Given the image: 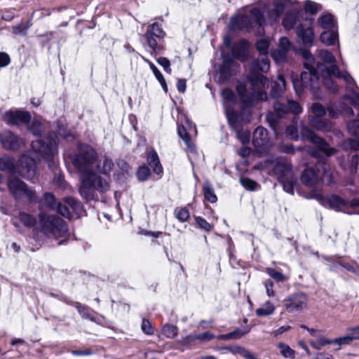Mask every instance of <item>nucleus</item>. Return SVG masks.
Listing matches in <instances>:
<instances>
[{"label":"nucleus","instance_id":"1","mask_svg":"<svg viewBox=\"0 0 359 359\" xmlns=\"http://www.w3.org/2000/svg\"><path fill=\"white\" fill-rule=\"evenodd\" d=\"M97 155L89 145H83L74 159V165L80 173L79 194L86 201L98 200L110 189L108 180L101 176L108 175L114 166L112 161L107 157L97 161Z\"/></svg>","mask_w":359,"mask_h":359},{"label":"nucleus","instance_id":"2","mask_svg":"<svg viewBox=\"0 0 359 359\" xmlns=\"http://www.w3.org/2000/svg\"><path fill=\"white\" fill-rule=\"evenodd\" d=\"M250 88L244 83H239L236 86V90L241 100L248 105L255 104L260 101L267 99L265 91L268 87V79L261 74H252L248 77Z\"/></svg>","mask_w":359,"mask_h":359},{"label":"nucleus","instance_id":"3","mask_svg":"<svg viewBox=\"0 0 359 359\" xmlns=\"http://www.w3.org/2000/svg\"><path fill=\"white\" fill-rule=\"evenodd\" d=\"M294 4L292 0H274L272 8L264 4L262 10L253 8L250 10V14L255 24L259 27L268 24L273 25L278 21L284 10L293 6Z\"/></svg>","mask_w":359,"mask_h":359},{"label":"nucleus","instance_id":"4","mask_svg":"<svg viewBox=\"0 0 359 359\" xmlns=\"http://www.w3.org/2000/svg\"><path fill=\"white\" fill-rule=\"evenodd\" d=\"M41 231L49 238L59 240L57 244H64L68 237V228L65 222L55 215L43 212L39 215Z\"/></svg>","mask_w":359,"mask_h":359},{"label":"nucleus","instance_id":"5","mask_svg":"<svg viewBox=\"0 0 359 359\" xmlns=\"http://www.w3.org/2000/svg\"><path fill=\"white\" fill-rule=\"evenodd\" d=\"M311 196L326 208H330L336 211H341L347 214L359 215V199H353L351 201L348 202L335 194L324 197L322 193L318 190H313L311 193Z\"/></svg>","mask_w":359,"mask_h":359},{"label":"nucleus","instance_id":"6","mask_svg":"<svg viewBox=\"0 0 359 359\" xmlns=\"http://www.w3.org/2000/svg\"><path fill=\"white\" fill-rule=\"evenodd\" d=\"M274 112H270L266 116V120L276 136L283 133L280 128L278 118L283 117L287 113L298 115L302 112V107L297 101L287 100L286 102L276 101L274 103Z\"/></svg>","mask_w":359,"mask_h":359},{"label":"nucleus","instance_id":"7","mask_svg":"<svg viewBox=\"0 0 359 359\" xmlns=\"http://www.w3.org/2000/svg\"><path fill=\"white\" fill-rule=\"evenodd\" d=\"M301 180L308 187L316 186L323 181L328 184L332 183V174L330 165L325 162H318L314 168H308L304 170Z\"/></svg>","mask_w":359,"mask_h":359},{"label":"nucleus","instance_id":"8","mask_svg":"<svg viewBox=\"0 0 359 359\" xmlns=\"http://www.w3.org/2000/svg\"><path fill=\"white\" fill-rule=\"evenodd\" d=\"M322 72L324 73L323 84L331 93H334L338 90V86L332 80V76L342 79L349 86V88H351V94L347 95V99H348L349 101H351V98L353 97V90L359 92L352 76L346 72H341L337 65L327 67Z\"/></svg>","mask_w":359,"mask_h":359},{"label":"nucleus","instance_id":"9","mask_svg":"<svg viewBox=\"0 0 359 359\" xmlns=\"http://www.w3.org/2000/svg\"><path fill=\"white\" fill-rule=\"evenodd\" d=\"M294 89L297 95H300L304 90L309 89L318 97L316 90L319 88V77L318 72L313 71H304L301 74L300 79L291 76Z\"/></svg>","mask_w":359,"mask_h":359},{"label":"nucleus","instance_id":"10","mask_svg":"<svg viewBox=\"0 0 359 359\" xmlns=\"http://www.w3.org/2000/svg\"><path fill=\"white\" fill-rule=\"evenodd\" d=\"M7 185L11 194L18 200L26 199L32 202L36 199L34 191L29 189L27 184L18 178L11 177Z\"/></svg>","mask_w":359,"mask_h":359},{"label":"nucleus","instance_id":"11","mask_svg":"<svg viewBox=\"0 0 359 359\" xmlns=\"http://www.w3.org/2000/svg\"><path fill=\"white\" fill-rule=\"evenodd\" d=\"M301 135L302 139H307L311 142L316 145L319 151L325 154L327 156H331L334 153V149L329 147V145L320 137L317 136L308 127L304 126L301 129Z\"/></svg>","mask_w":359,"mask_h":359},{"label":"nucleus","instance_id":"12","mask_svg":"<svg viewBox=\"0 0 359 359\" xmlns=\"http://www.w3.org/2000/svg\"><path fill=\"white\" fill-rule=\"evenodd\" d=\"M222 96L223 98V104L225 108L226 116L229 123L232 127L236 128L238 115L233 107L229 105V103L235 102V95L231 90L226 88L222 91Z\"/></svg>","mask_w":359,"mask_h":359},{"label":"nucleus","instance_id":"13","mask_svg":"<svg viewBox=\"0 0 359 359\" xmlns=\"http://www.w3.org/2000/svg\"><path fill=\"white\" fill-rule=\"evenodd\" d=\"M252 143L259 152H264L273 147V144L268 137L266 128L259 126L253 133Z\"/></svg>","mask_w":359,"mask_h":359},{"label":"nucleus","instance_id":"14","mask_svg":"<svg viewBox=\"0 0 359 359\" xmlns=\"http://www.w3.org/2000/svg\"><path fill=\"white\" fill-rule=\"evenodd\" d=\"M307 297L302 293H297L285 300V307L287 312H299L307 306Z\"/></svg>","mask_w":359,"mask_h":359},{"label":"nucleus","instance_id":"15","mask_svg":"<svg viewBox=\"0 0 359 359\" xmlns=\"http://www.w3.org/2000/svg\"><path fill=\"white\" fill-rule=\"evenodd\" d=\"M273 172L278 180L293 175L292 165L289 161L283 158H278L271 162Z\"/></svg>","mask_w":359,"mask_h":359},{"label":"nucleus","instance_id":"16","mask_svg":"<svg viewBox=\"0 0 359 359\" xmlns=\"http://www.w3.org/2000/svg\"><path fill=\"white\" fill-rule=\"evenodd\" d=\"M306 23H301L297 26L296 33L304 46H310L313 44L314 32L311 26V19H306Z\"/></svg>","mask_w":359,"mask_h":359},{"label":"nucleus","instance_id":"17","mask_svg":"<svg viewBox=\"0 0 359 359\" xmlns=\"http://www.w3.org/2000/svg\"><path fill=\"white\" fill-rule=\"evenodd\" d=\"M292 43L286 37H282L279 40V44L277 49L271 51V57L277 63L285 62L291 50Z\"/></svg>","mask_w":359,"mask_h":359},{"label":"nucleus","instance_id":"18","mask_svg":"<svg viewBox=\"0 0 359 359\" xmlns=\"http://www.w3.org/2000/svg\"><path fill=\"white\" fill-rule=\"evenodd\" d=\"M229 27L233 31L250 32L252 28V22L247 15L238 14L231 18Z\"/></svg>","mask_w":359,"mask_h":359},{"label":"nucleus","instance_id":"19","mask_svg":"<svg viewBox=\"0 0 359 359\" xmlns=\"http://www.w3.org/2000/svg\"><path fill=\"white\" fill-rule=\"evenodd\" d=\"M30 114L25 111H8L4 114V119L11 126L27 123L30 121Z\"/></svg>","mask_w":359,"mask_h":359},{"label":"nucleus","instance_id":"20","mask_svg":"<svg viewBox=\"0 0 359 359\" xmlns=\"http://www.w3.org/2000/svg\"><path fill=\"white\" fill-rule=\"evenodd\" d=\"M303 11L300 8H292L288 10L284 15L282 25L287 30L292 29L294 26L299 22L303 17Z\"/></svg>","mask_w":359,"mask_h":359},{"label":"nucleus","instance_id":"21","mask_svg":"<svg viewBox=\"0 0 359 359\" xmlns=\"http://www.w3.org/2000/svg\"><path fill=\"white\" fill-rule=\"evenodd\" d=\"M3 147L9 150H17L20 147L21 141L11 131H5L0 135Z\"/></svg>","mask_w":359,"mask_h":359},{"label":"nucleus","instance_id":"22","mask_svg":"<svg viewBox=\"0 0 359 359\" xmlns=\"http://www.w3.org/2000/svg\"><path fill=\"white\" fill-rule=\"evenodd\" d=\"M185 121L187 128L184 126L178 125V135L184 140L187 148L192 151L193 147L191 146V142L190 137L189 135V132L193 130L195 133H196L197 131L195 126H194L191 121L189 120L187 117H185Z\"/></svg>","mask_w":359,"mask_h":359},{"label":"nucleus","instance_id":"23","mask_svg":"<svg viewBox=\"0 0 359 359\" xmlns=\"http://www.w3.org/2000/svg\"><path fill=\"white\" fill-rule=\"evenodd\" d=\"M302 57L304 60V65L306 70L318 72L323 71L326 66L319 62H316L312 54L308 50L302 51Z\"/></svg>","mask_w":359,"mask_h":359},{"label":"nucleus","instance_id":"24","mask_svg":"<svg viewBox=\"0 0 359 359\" xmlns=\"http://www.w3.org/2000/svg\"><path fill=\"white\" fill-rule=\"evenodd\" d=\"M250 331V328L248 327H245L243 329L236 328L233 332H229L225 334H220L217 337V339L219 340L229 341V340H235L239 339L246 334L249 333Z\"/></svg>","mask_w":359,"mask_h":359},{"label":"nucleus","instance_id":"25","mask_svg":"<svg viewBox=\"0 0 359 359\" xmlns=\"http://www.w3.org/2000/svg\"><path fill=\"white\" fill-rule=\"evenodd\" d=\"M322 43L327 46H332L334 44L335 41H338V33L337 27L325 31L320 34V36Z\"/></svg>","mask_w":359,"mask_h":359},{"label":"nucleus","instance_id":"26","mask_svg":"<svg viewBox=\"0 0 359 359\" xmlns=\"http://www.w3.org/2000/svg\"><path fill=\"white\" fill-rule=\"evenodd\" d=\"M147 163L153 168V171L157 175H159L163 172V168L160 164L158 154L154 150H151L148 153Z\"/></svg>","mask_w":359,"mask_h":359},{"label":"nucleus","instance_id":"27","mask_svg":"<svg viewBox=\"0 0 359 359\" xmlns=\"http://www.w3.org/2000/svg\"><path fill=\"white\" fill-rule=\"evenodd\" d=\"M248 48V42L245 40H241L237 46L233 48V56L241 60L244 61L246 59V52Z\"/></svg>","mask_w":359,"mask_h":359},{"label":"nucleus","instance_id":"28","mask_svg":"<svg viewBox=\"0 0 359 359\" xmlns=\"http://www.w3.org/2000/svg\"><path fill=\"white\" fill-rule=\"evenodd\" d=\"M154 36H149L144 34L142 36V39L145 41L144 45H147L149 48L154 52H158L162 48L163 39H156Z\"/></svg>","mask_w":359,"mask_h":359},{"label":"nucleus","instance_id":"29","mask_svg":"<svg viewBox=\"0 0 359 359\" xmlns=\"http://www.w3.org/2000/svg\"><path fill=\"white\" fill-rule=\"evenodd\" d=\"M281 183L283 190L290 194H294V186L297 184V178L294 175L289 176L285 178H283L279 180Z\"/></svg>","mask_w":359,"mask_h":359},{"label":"nucleus","instance_id":"30","mask_svg":"<svg viewBox=\"0 0 359 359\" xmlns=\"http://www.w3.org/2000/svg\"><path fill=\"white\" fill-rule=\"evenodd\" d=\"M149 36H154L156 39H163L165 36V32L158 22H154L149 25L145 33Z\"/></svg>","mask_w":359,"mask_h":359},{"label":"nucleus","instance_id":"31","mask_svg":"<svg viewBox=\"0 0 359 359\" xmlns=\"http://www.w3.org/2000/svg\"><path fill=\"white\" fill-rule=\"evenodd\" d=\"M318 22L323 29H330L336 27V23L331 14H326L319 17Z\"/></svg>","mask_w":359,"mask_h":359},{"label":"nucleus","instance_id":"32","mask_svg":"<svg viewBox=\"0 0 359 359\" xmlns=\"http://www.w3.org/2000/svg\"><path fill=\"white\" fill-rule=\"evenodd\" d=\"M278 80L274 82L271 89V95L273 97H280L285 88V81L283 76L279 75Z\"/></svg>","mask_w":359,"mask_h":359},{"label":"nucleus","instance_id":"33","mask_svg":"<svg viewBox=\"0 0 359 359\" xmlns=\"http://www.w3.org/2000/svg\"><path fill=\"white\" fill-rule=\"evenodd\" d=\"M311 124L319 130L329 131L332 126L330 122L324 121L322 117H311Z\"/></svg>","mask_w":359,"mask_h":359},{"label":"nucleus","instance_id":"34","mask_svg":"<svg viewBox=\"0 0 359 359\" xmlns=\"http://www.w3.org/2000/svg\"><path fill=\"white\" fill-rule=\"evenodd\" d=\"M203 195L205 200L214 203L217 201V198L215 194L214 189L209 182H205L203 185Z\"/></svg>","mask_w":359,"mask_h":359},{"label":"nucleus","instance_id":"35","mask_svg":"<svg viewBox=\"0 0 359 359\" xmlns=\"http://www.w3.org/2000/svg\"><path fill=\"white\" fill-rule=\"evenodd\" d=\"M318 56L324 63L330 65V67L337 65L334 56L329 50L325 49L320 50L318 51Z\"/></svg>","mask_w":359,"mask_h":359},{"label":"nucleus","instance_id":"36","mask_svg":"<svg viewBox=\"0 0 359 359\" xmlns=\"http://www.w3.org/2000/svg\"><path fill=\"white\" fill-rule=\"evenodd\" d=\"M18 219L26 227H34L36 224V219L26 212H20Z\"/></svg>","mask_w":359,"mask_h":359},{"label":"nucleus","instance_id":"37","mask_svg":"<svg viewBox=\"0 0 359 359\" xmlns=\"http://www.w3.org/2000/svg\"><path fill=\"white\" fill-rule=\"evenodd\" d=\"M161 333L167 338L173 339L178 334V328L174 325L165 324L161 329Z\"/></svg>","mask_w":359,"mask_h":359},{"label":"nucleus","instance_id":"38","mask_svg":"<svg viewBox=\"0 0 359 359\" xmlns=\"http://www.w3.org/2000/svg\"><path fill=\"white\" fill-rule=\"evenodd\" d=\"M275 306L270 302H265L260 308L256 310V314L258 316H266L272 314L274 312Z\"/></svg>","mask_w":359,"mask_h":359},{"label":"nucleus","instance_id":"39","mask_svg":"<svg viewBox=\"0 0 359 359\" xmlns=\"http://www.w3.org/2000/svg\"><path fill=\"white\" fill-rule=\"evenodd\" d=\"M278 348L280 349V352L281 355L287 358H294L295 357V351L291 348L288 345L284 343H279Z\"/></svg>","mask_w":359,"mask_h":359},{"label":"nucleus","instance_id":"40","mask_svg":"<svg viewBox=\"0 0 359 359\" xmlns=\"http://www.w3.org/2000/svg\"><path fill=\"white\" fill-rule=\"evenodd\" d=\"M76 308L78 312L79 313V314L83 318L90 319L92 321H93L95 320V318L93 317L90 309L88 307L77 303L76 305Z\"/></svg>","mask_w":359,"mask_h":359},{"label":"nucleus","instance_id":"41","mask_svg":"<svg viewBox=\"0 0 359 359\" xmlns=\"http://www.w3.org/2000/svg\"><path fill=\"white\" fill-rule=\"evenodd\" d=\"M321 8L320 5L318 4L307 0L304 3V10L306 13H308L311 15H314L317 13V12Z\"/></svg>","mask_w":359,"mask_h":359},{"label":"nucleus","instance_id":"42","mask_svg":"<svg viewBox=\"0 0 359 359\" xmlns=\"http://www.w3.org/2000/svg\"><path fill=\"white\" fill-rule=\"evenodd\" d=\"M44 205L51 210H55L58 203L56 202L55 196L50 193H46L43 196Z\"/></svg>","mask_w":359,"mask_h":359},{"label":"nucleus","instance_id":"43","mask_svg":"<svg viewBox=\"0 0 359 359\" xmlns=\"http://www.w3.org/2000/svg\"><path fill=\"white\" fill-rule=\"evenodd\" d=\"M266 273L275 280L278 282H283L287 280V278L285 276L283 275V273L279 271H277L272 268H267L266 269Z\"/></svg>","mask_w":359,"mask_h":359},{"label":"nucleus","instance_id":"44","mask_svg":"<svg viewBox=\"0 0 359 359\" xmlns=\"http://www.w3.org/2000/svg\"><path fill=\"white\" fill-rule=\"evenodd\" d=\"M269 46V42L266 39L259 40L256 44L257 49L262 55H267Z\"/></svg>","mask_w":359,"mask_h":359},{"label":"nucleus","instance_id":"45","mask_svg":"<svg viewBox=\"0 0 359 359\" xmlns=\"http://www.w3.org/2000/svg\"><path fill=\"white\" fill-rule=\"evenodd\" d=\"M270 63L266 55H262V57L259 59L257 62V69L263 72H266L269 70Z\"/></svg>","mask_w":359,"mask_h":359},{"label":"nucleus","instance_id":"46","mask_svg":"<svg viewBox=\"0 0 359 359\" xmlns=\"http://www.w3.org/2000/svg\"><path fill=\"white\" fill-rule=\"evenodd\" d=\"M311 110L313 114L312 117H323L325 114V109L320 103H313Z\"/></svg>","mask_w":359,"mask_h":359},{"label":"nucleus","instance_id":"47","mask_svg":"<svg viewBox=\"0 0 359 359\" xmlns=\"http://www.w3.org/2000/svg\"><path fill=\"white\" fill-rule=\"evenodd\" d=\"M137 176L139 180L146 181L150 176V170L148 167L143 165L139 168L137 172Z\"/></svg>","mask_w":359,"mask_h":359},{"label":"nucleus","instance_id":"48","mask_svg":"<svg viewBox=\"0 0 359 359\" xmlns=\"http://www.w3.org/2000/svg\"><path fill=\"white\" fill-rule=\"evenodd\" d=\"M65 203L74 212L79 211L81 207L80 202L72 197L65 198Z\"/></svg>","mask_w":359,"mask_h":359},{"label":"nucleus","instance_id":"49","mask_svg":"<svg viewBox=\"0 0 359 359\" xmlns=\"http://www.w3.org/2000/svg\"><path fill=\"white\" fill-rule=\"evenodd\" d=\"M196 222L198 226L206 231H210L212 229L213 226L208 222L205 219L201 217H196Z\"/></svg>","mask_w":359,"mask_h":359},{"label":"nucleus","instance_id":"50","mask_svg":"<svg viewBox=\"0 0 359 359\" xmlns=\"http://www.w3.org/2000/svg\"><path fill=\"white\" fill-rule=\"evenodd\" d=\"M215 335L210 332H205L203 333H196V339L201 343H205L213 340L215 338Z\"/></svg>","mask_w":359,"mask_h":359},{"label":"nucleus","instance_id":"51","mask_svg":"<svg viewBox=\"0 0 359 359\" xmlns=\"http://www.w3.org/2000/svg\"><path fill=\"white\" fill-rule=\"evenodd\" d=\"M30 132L34 135H39L43 131V126L39 121L34 120L29 127Z\"/></svg>","mask_w":359,"mask_h":359},{"label":"nucleus","instance_id":"52","mask_svg":"<svg viewBox=\"0 0 359 359\" xmlns=\"http://www.w3.org/2000/svg\"><path fill=\"white\" fill-rule=\"evenodd\" d=\"M236 135L238 139L243 144L249 142L250 139V133L247 130H238L236 131Z\"/></svg>","mask_w":359,"mask_h":359},{"label":"nucleus","instance_id":"53","mask_svg":"<svg viewBox=\"0 0 359 359\" xmlns=\"http://www.w3.org/2000/svg\"><path fill=\"white\" fill-rule=\"evenodd\" d=\"M141 329L142 332L147 335H152L154 333V329L151 322L147 319H143Z\"/></svg>","mask_w":359,"mask_h":359},{"label":"nucleus","instance_id":"54","mask_svg":"<svg viewBox=\"0 0 359 359\" xmlns=\"http://www.w3.org/2000/svg\"><path fill=\"white\" fill-rule=\"evenodd\" d=\"M241 184L248 190H256L258 187L257 183L249 178H241L240 180Z\"/></svg>","mask_w":359,"mask_h":359},{"label":"nucleus","instance_id":"55","mask_svg":"<svg viewBox=\"0 0 359 359\" xmlns=\"http://www.w3.org/2000/svg\"><path fill=\"white\" fill-rule=\"evenodd\" d=\"M55 210H57V212L59 214H60L62 216L65 217L69 218L71 217L69 208L67 205L58 203L57 205L56 206Z\"/></svg>","mask_w":359,"mask_h":359},{"label":"nucleus","instance_id":"56","mask_svg":"<svg viewBox=\"0 0 359 359\" xmlns=\"http://www.w3.org/2000/svg\"><path fill=\"white\" fill-rule=\"evenodd\" d=\"M176 217L182 222H186L189 218V212L186 208H180L175 211Z\"/></svg>","mask_w":359,"mask_h":359},{"label":"nucleus","instance_id":"57","mask_svg":"<svg viewBox=\"0 0 359 359\" xmlns=\"http://www.w3.org/2000/svg\"><path fill=\"white\" fill-rule=\"evenodd\" d=\"M196 337V333H191L190 334L182 337L179 342L184 346H191L196 340H197Z\"/></svg>","mask_w":359,"mask_h":359},{"label":"nucleus","instance_id":"58","mask_svg":"<svg viewBox=\"0 0 359 359\" xmlns=\"http://www.w3.org/2000/svg\"><path fill=\"white\" fill-rule=\"evenodd\" d=\"M285 133L286 135L289 136L291 140L295 141L299 140V136L298 135L297 129L296 127H294L293 126H290L287 127Z\"/></svg>","mask_w":359,"mask_h":359},{"label":"nucleus","instance_id":"59","mask_svg":"<svg viewBox=\"0 0 359 359\" xmlns=\"http://www.w3.org/2000/svg\"><path fill=\"white\" fill-rule=\"evenodd\" d=\"M157 62L163 68L165 72L168 74L171 73L170 62L168 58L161 57L157 60Z\"/></svg>","mask_w":359,"mask_h":359},{"label":"nucleus","instance_id":"60","mask_svg":"<svg viewBox=\"0 0 359 359\" xmlns=\"http://www.w3.org/2000/svg\"><path fill=\"white\" fill-rule=\"evenodd\" d=\"M144 62H146L149 65L151 69L152 70L155 77L158 81L163 80V76L161 73V72L157 69V67L154 65V63L148 60L147 59L143 57Z\"/></svg>","mask_w":359,"mask_h":359},{"label":"nucleus","instance_id":"61","mask_svg":"<svg viewBox=\"0 0 359 359\" xmlns=\"http://www.w3.org/2000/svg\"><path fill=\"white\" fill-rule=\"evenodd\" d=\"M352 341V339L348 334L334 339V344H338L339 346L349 345Z\"/></svg>","mask_w":359,"mask_h":359},{"label":"nucleus","instance_id":"62","mask_svg":"<svg viewBox=\"0 0 359 359\" xmlns=\"http://www.w3.org/2000/svg\"><path fill=\"white\" fill-rule=\"evenodd\" d=\"M229 351L233 353V354H239L242 356H245L246 352L248 351L247 349L241 346H236L233 347L226 348Z\"/></svg>","mask_w":359,"mask_h":359},{"label":"nucleus","instance_id":"63","mask_svg":"<svg viewBox=\"0 0 359 359\" xmlns=\"http://www.w3.org/2000/svg\"><path fill=\"white\" fill-rule=\"evenodd\" d=\"M11 62V59L9 55L4 53L1 52L0 53V67H4L7 65H8Z\"/></svg>","mask_w":359,"mask_h":359},{"label":"nucleus","instance_id":"64","mask_svg":"<svg viewBox=\"0 0 359 359\" xmlns=\"http://www.w3.org/2000/svg\"><path fill=\"white\" fill-rule=\"evenodd\" d=\"M348 330L351 332L349 335L351 336L352 341L359 339V325L349 327Z\"/></svg>","mask_w":359,"mask_h":359}]
</instances>
